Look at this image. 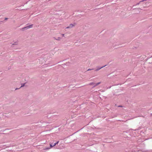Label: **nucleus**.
Segmentation results:
<instances>
[{"label":"nucleus","instance_id":"6","mask_svg":"<svg viewBox=\"0 0 152 152\" xmlns=\"http://www.w3.org/2000/svg\"><path fill=\"white\" fill-rule=\"evenodd\" d=\"M25 83H24V84H23V85H22L20 87V88L22 87H23L24 86H25Z\"/></svg>","mask_w":152,"mask_h":152},{"label":"nucleus","instance_id":"11","mask_svg":"<svg viewBox=\"0 0 152 152\" xmlns=\"http://www.w3.org/2000/svg\"><path fill=\"white\" fill-rule=\"evenodd\" d=\"M62 35L63 36H64V34H62Z\"/></svg>","mask_w":152,"mask_h":152},{"label":"nucleus","instance_id":"2","mask_svg":"<svg viewBox=\"0 0 152 152\" xmlns=\"http://www.w3.org/2000/svg\"><path fill=\"white\" fill-rule=\"evenodd\" d=\"M32 26H33V25H31L26 26L25 28H23V29H27L30 28H32Z\"/></svg>","mask_w":152,"mask_h":152},{"label":"nucleus","instance_id":"9","mask_svg":"<svg viewBox=\"0 0 152 152\" xmlns=\"http://www.w3.org/2000/svg\"><path fill=\"white\" fill-rule=\"evenodd\" d=\"M93 69H88V71H89V70H93Z\"/></svg>","mask_w":152,"mask_h":152},{"label":"nucleus","instance_id":"12","mask_svg":"<svg viewBox=\"0 0 152 152\" xmlns=\"http://www.w3.org/2000/svg\"><path fill=\"white\" fill-rule=\"evenodd\" d=\"M7 19V18H5V19H6H6Z\"/></svg>","mask_w":152,"mask_h":152},{"label":"nucleus","instance_id":"1","mask_svg":"<svg viewBox=\"0 0 152 152\" xmlns=\"http://www.w3.org/2000/svg\"><path fill=\"white\" fill-rule=\"evenodd\" d=\"M75 23L71 24L69 25V26L66 27V28H72V27L75 26Z\"/></svg>","mask_w":152,"mask_h":152},{"label":"nucleus","instance_id":"5","mask_svg":"<svg viewBox=\"0 0 152 152\" xmlns=\"http://www.w3.org/2000/svg\"><path fill=\"white\" fill-rule=\"evenodd\" d=\"M100 82H99V83H97L96 84H95V85L94 86H97V85H99V84H100Z\"/></svg>","mask_w":152,"mask_h":152},{"label":"nucleus","instance_id":"4","mask_svg":"<svg viewBox=\"0 0 152 152\" xmlns=\"http://www.w3.org/2000/svg\"><path fill=\"white\" fill-rule=\"evenodd\" d=\"M102 66V67H100V68H99L97 69L96 70V71H98V70H99L100 69H101V68H103V67H104V66Z\"/></svg>","mask_w":152,"mask_h":152},{"label":"nucleus","instance_id":"3","mask_svg":"<svg viewBox=\"0 0 152 152\" xmlns=\"http://www.w3.org/2000/svg\"><path fill=\"white\" fill-rule=\"evenodd\" d=\"M58 142H59V141L57 142L56 143H55L53 145L52 144H50V148H52V147H53L54 146L56 145V144H58Z\"/></svg>","mask_w":152,"mask_h":152},{"label":"nucleus","instance_id":"7","mask_svg":"<svg viewBox=\"0 0 152 152\" xmlns=\"http://www.w3.org/2000/svg\"><path fill=\"white\" fill-rule=\"evenodd\" d=\"M60 38H59V37L58 38V39H55L57 40H60Z\"/></svg>","mask_w":152,"mask_h":152},{"label":"nucleus","instance_id":"10","mask_svg":"<svg viewBox=\"0 0 152 152\" xmlns=\"http://www.w3.org/2000/svg\"><path fill=\"white\" fill-rule=\"evenodd\" d=\"M140 4V2L139 3H137V5H139Z\"/></svg>","mask_w":152,"mask_h":152},{"label":"nucleus","instance_id":"8","mask_svg":"<svg viewBox=\"0 0 152 152\" xmlns=\"http://www.w3.org/2000/svg\"><path fill=\"white\" fill-rule=\"evenodd\" d=\"M94 84L93 83H91L90 84V85H93Z\"/></svg>","mask_w":152,"mask_h":152}]
</instances>
